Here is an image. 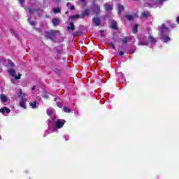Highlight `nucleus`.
<instances>
[{"mask_svg":"<svg viewBox=\"0 0 179 179\" xmlns=\"http://www.w3.org/2000/svg\"><path fill=\"white\" fill-rule=\"evenodd\" d=\"M119 55H120V57H122V55H124V52L120 51Z\"/></svg>","mask_w":179,"mask_h":179,"instance_id":"a19ab883","label":"nucleus"},{"mask_svg":"<svg viewBox=\"0 0 179 179\" xmlns=\"http://www.w3.org/2000/svg\"><path fill=\"white\" fill-rule=\"evenodd\" d=\"M66 15H68V11L66 12Z\"/></svg>","mask_w":179,"mask_h":179,"instance_id":"8fccbe9b","label":"nucleus"},{"mask_svg":"<svg viewBox=\"0 0 179 179\" xmlns=\"http://www.w3.org/2000/svg\"><path fill=\"white\" fill-rule=\"evenodd\" d=\"M57 36H59V31L58 30H51L50 31L45 32V37L46 38H50L52 41H54V38H55Z\"/></svg>","mask_w":179,"mask_h":179,"instance_id":"20e7f679","label":"nucleus"},{"mask_svg":"<svg viewBox=\"0 0 179 179\" xmlns=\"http://www.w3.org/2000/svg\"><path fill=\"white\" fill-rule=\"evenodd\" d=\"M58 54H61V50L57 51Z\"/></svg>","mask_w":179,"mask_h":179,"instance_id":"49530a36","label":"nucleus"},{"mask_svg":"<svg viewBox=\"0 0 179 179\" xmlns=\"http://www.w3.org/2000/svg\"><path fill=\"white\" fill-rule=\"evenodd\" d=\"M26 101H27V98H23L20 101V106L24 110H26Z\"/></svg>","mask_w":179,"mask_h":179,"instance_id":"423d86ee","label":"nucleus"},{"mask_svg":"<svg viewBox=\"0 0 179 179\" xmlns=\"http://www.w3.org/2000/svg\"><path fill=\"white\" fill-rule=\"evenodd\" d=\"M167 0H157V5L159 8H162L163 6V2H166Z\"/></svg>","mask_w":179,"mask_h":179,"instance_id":"2eb2a0df","label":"nucleus"},{"mask_svg":"<svg viewBox=\"0 0 179 179\" xmlns=\"http://www.w3.org/2000/svg\"><path fill=\"white\" fill-rule=\"evenodd\" d=\"M29 106H30V107H31V108H33V109L37 108V102H36V101L30 102V103H29Z\"/></svg>","mask_w":179,"mask_h":179,"instance_id":"a211bd4d","label":"nucleus"},{"mask_svg":"<svg viewBox=\"0 0 179 179\" xmlns=\"http://www.w3.org/2000/svg\"><path fill=\"white\" fill-rule=\"evenodd\" d=\"M125 17L127 19V20H134L135 19V15H126Z\"/></svg>","mask_w":179,"mask_h":179,"instance_id":"f3484780","label":"nucleus"},{"mask_svg":"<svg viewBox=\"0 0 179 179\" xmlns=\"http://www.w3.org/2000/svg\"><path fill=\"white\" fill-rule=\"evenodd\" d=\"M49 96H50V93H48L47 91H44L42 94V97L43 99H48Z\"/></svg>","mask_w":179,"mask_h":179,"instance_id":"6ab92c4d","label":"nucleus"},{"mask_svg":"<svg viewBox=\"0 0 179 179\" xmlns=\"http://www.w3.org/2000/svg\"><path fill=\"white\" fill-rule=\"evenodd\" d=\"M63 138H64V139L65 141H69V135H64V136H63Z\"/></svg>","mask_w":179,"mask_h":179,"instance_id":"72a5a7b5","label":"nucleus"},{"mask_svg":"<svg viewBox=\"0 0 179 179\" xmlns=\"http://www.w3.org/2000/svg\"><path fill=\"white\" fill-rule=\"evenodd\" d=\"M52 23L53 26H58V24H59V19L53 18Z\"/></svg>","mask_w":179,"mask_h":179,"instance_id":"4468645a","label":"nucleus"},{"mask_svg":"<svg viewBox=\"0 0 179 179\" xmlns=\"http://www.w3.org/2000/svg\"><path fill=\"white\" fill-rule=\"evenodd\" d=\"M63 110H64V113H71V108H68L67 106H64L63 108Z\"/></svg>","mask_w":179,"mask_h":179,"instance_id":"393cba45","label":"nucleus"},{"mask_svg":"<svg viewBox=\"0 0 179 179\" xmlns=\"http://www.w3.org/2000/svg\"><path fill=\"white\" fill-rule=\"evenodd\" d=\"M54 100H55V101H57V98H55Z\"/></svg>","mask_w":179,"mask_h":179,"instance_id":"09e8293b","label":"nucleus"},{"mask_svg":"<svg viewBox=\"0 0 179 179\" xmlns=\"http://www.w3.org/2000/svg\"><path fill=\"white\" fill-rule=\"evenodd\" d=\"M28 10H29V13H31V14L36 13V10H33L31 8H29Z\"/></svg>","mask_w":179,"mask_h":179,"instance_id":"7c9ffc66","label":"nucleus"},{"mask_svg":"<svg viewBox=\"0 0 179 179\" xmlns=\"http://www.w3.org/2000/svg\"><path fill=\"white\" fill-rule=\"evenodd\" d=\"M119 10H118V13H121V12H122V10H124V6L119 5L118 6Z\"/></svg>","mask_w":179,"mask_h":179,"instance_id":"c85d7f7f","label":"nucleus"},{"mask_svg":"<svg viewBox=\"0 0 179 179\" xmlns=\"http://www.w3.org/2000/svg\"><path fill=\"white\" fill-rule=\"evenodd\" d=\"M1 62H3V61H5V60H4L3 59H1Z\"/></svg>","mask_w":179,"mask_h":179,"instance_id":"de8ad7c7","label":"nucleus"},{"mask_svg":"<svg viewBox=\"0 0 179 179\" xmlns=\"http://www.w3.org/2000/svg\"><path fill=\"white\" fill-rule=\"evenodd\" d=\"M8 65L11 68H13V66H15V64H13V63L12 62H10V60L8 61Z\"/></svg>","mask_w":179,"mask_h":179,"instance_id":"473e14b6","label":"nucleus"},{"mask_svg":"<svg viewBox=\"0 0 179 179\" xmlns=\"http://www.w3.org/2000/svg\"><path fill=\"white\" fill-rule=\"evenodd\" d=\"M131 38H124L122 40V44H127V43H128V41H130Z\"/></svg>","mask_w":179,"mask_h":179,"instance_id":"4be33fe9","label":"nucleus"},{"mask_svg":"<svg viewBox=\"0 0 179 179\" xmlns=\"http://www.w3.org/2000/svg\"><path fill=\"white\" fill-rule=\"evenodd\" d=\"M0 99L2 103H6V101H8V97H6V96L3 94L0 95Z\"/></svg>","mask_w":179,"mask_h":179,"instance_id":"ddd939ff","label":"nucleus"},{"mask_svg":"<svg viewBox=\"0 0 179 179\" xmlns=\"http://www.w3.org/2000/svg\"><path fill=\"white\" fill-rule=\"evenodd\" d=\"M90 13V11L89 10V9L87 8L83 12L81 15H80V17H81V19H84L85 16H89Z\"/></svg>","mask_w":179,"mask_h":179,"instance_id":"1a4fd4ad","label":"nucleus"},{"mask_svg":"<svg viewBox=\"0 0 179 179\" xmlns=\"http://www.w3.org/2000/svg\"><path fill=\"white\" fill-rule=\"evenodd\" d=\"M109 45H110V48H112V50H115V46L114 45V44L110 43Z\"/></svg>","mask_w":179,"mask_h":179,"instance_id":"c9c22d12","label":"nucleus"},{"mask_svg":"<svg viewBox=\"0 0 179 179\" xmlns=\"http://www.w3.org/2000/svg\"><path fill=\"white\" fill-rule=\"evenodd\" d=\"M36 101H40V102L41 103V101H42L41 97L37 96V97H36Z\"/></svg>","mask_w":179,"mask_h":179,"instance_id":"4c0bfd02","label":"nucleus"},{"mask_svg":"<svg viewBox=\"0 0 179 179\" xmlns=\"http://www.w3.org/2000/svg\"><path fill=\"white\" fill-rule=\"evenodd\" d=\"M0 139H1V136H0Z\"/></svg>","mask_w":179,"mask_h":179,"instance_id":"603ef678","label":"nucleus"},{"mask_svg":"<svg viewBox=\"0 0 179 179\" xmlns=\"http://www.w3.org/2000/svg\"><path fill=\"white\" fill-rule=\"evenodd\" d=\"M138 41L139 43H138V45H148L149 47H153V45H156L157 39L149 34L148 38L143 36H140L138 37Z\"/></svg>","mask_w":179,"mask_h":179,"instance_id":"f03ea898","label":"nucleus"},{"mask_svg":"<svg viewBox=\"0 0 179 179\" xmlns=\"http://www.w3.org/2000/svg\"><path fill=\"white\" fill-rule=\"evenodd\" d=\"M92 22L94 26H100V23H101V20L99 17H94Z\"/></svg>","mask_w":179,"mask_h":179,"instance_id":"6e6552de","label":"nucleus"},{"mask_svg":"<svg viewBox=\"0 0 179 179\" xmlns=\"http://www.w3.org/2000/svg\"><path fill=\"white\" fill-rule=\"evenodd\" d=\"M80 17V15H71L70 17V19H72V20H74V19H79Z\"/></svg>","mask_w":179,"mask_h":179,"instance_id":"a878e982","label":"nucleus"},{"mask_svg":"<svg viewBox=\"0 0 179 179\" xmlns=\"http://www.w3.org/2000/svg\"><path fill=\"white\" fill-rule=\"evenodd\" d=\"M68 8H70L71 10H75V6H71V3H67Z\"/></svg>","mask_w":179,"mask_h":179,"instance_id":"cd10ccee","label":"nucleus"},{"mask_svg":"<svg viewBox=\"0 0 179 179\" xmlns=\"http://www.w3.org/2000/svg\"><path fill=\"white\" fill-rule=\"evenodd\" d=\"M19 2L21 5H23V3H24V0H19Z\"/></svg>","mask_w":179,"mask_h":179,"instance_id":"ea45409f","label":"nucleus"},{"mask_svg":"<svg viewBox=\"0 0 179 179\" xmlns=\"http://www.w3.org/2000/svg\"><path fill=\"white\" fill-rule=\"evenodd\" d=\"M36 86H34L33 87H32V90H36Z\"/></svg>","mask_w":179,"mask_h":179,"instance_id":"37998d69","label":"nucleus"},{"mask_svg":"<svg viewBox=\"0 0 179 179\" xmlns=\"http://www.w3.org/2000/svg\"><path fill=\"white\" fill-rule=\"evenodd\" d=\"M18 97H20V99H27V95L25 93H23V92L22 91V90H20V92L18 94Z\"/></svg>","mask_w":179,"mask_h":179,"instance_id":"f8f14e48","label":"nucleus"},{"mask_svg":"<svg viewBox=\"0 0 179 179\" xmlns=\"http://www.w3.org/2000/svg\"><path fill=\"white\" fill-rule=\"evenodd\" d=\"M104 9L106 10V12H110V10H113V5L106 3L104 5Z\"/></svg>","mask_w":179,"mask_h":179,"instance_id":"0eeeda50","label":"nucleus"},{"mask_svg":"<svg viewBox=\"0 0 179 179\" xmlns=\"http://www.w3.org/2000/svg\"><path fill=\"white\" fill-rule=\"evenodd\" d=\"M134 1H138V0H134Z\"/></svg>","mask_w":179,"mask_h":179,"instance_id":"3c124183","label":"nucleus"},{"mask_svg":"<svg viewBox=\"0 0 179 179\" xmlns=\"http://www.w3.org/2000/svg\"><path fill=\"white\" fill-rule=\"evenodd\" d=\"M8 73L10 75V76H15V71L13 69H9Z\"/></svg>","mask_w":179,"mask_h":179,"instance_id":"b1692460","label":"nucleus"},{"mask_svg":"<svg viewBox=\"0 0 179 179\" xmlns=\"http://www.w3.org/2000/svg\"><path fill=\"white\" fill-rule=\"evenodd\" d=\"M100 33H101V37H104V34H103V33H104V31L101 30Z\"/></svg>","mask_w":179,"mask_h":179,"instance_id":"58836bf2","label":"nucleus"},{"mask_svg":"<svg viewBox=\"0 0 179 179\" xmlns=\"http://www.w3.org/2000/svg\"><path fill=\"white\" fill-rule=\"evenodd\" d=\"M130 52H131V54H134V52H135V50H130Z\"/></svg>","mask_w":179,"mask_h":179,"instance_id":"79ce46f5","label":"nucleus"},{"mask_svg":"<svg viewBox=\"0 0 179 179\" xmlns=\"http://www.w3.org/2000/svg\"><path fill=\"white\" fill-rule=\"evenodd\" d=\"M57 107H59L60 108H62V107H64V104H62V103L61 102H57Z\"/></svg>","mask_w":179,"mask_h":179,"instance_id":"2f4dec72","label":"nucleus"},{"mask_svg":"<svg viewBox=\"0 0 179 179\" xmlns=\"http://www.w3.org/2000/svg\"><path fill=\"white\" fill-rule=\"evenodd\" d=\"M10 33L13 34V36H16V31L13 29L10 30Z\"/></svg>","mask_w":179,"mask_h":179,"instance_id":"f704fd0d","label":"nucleus"},{"mask_svg":"<svg viewBox=\"0 0 179 179\" xmlns=\"http://www.w3.org/2000/svg\"><path fill=\"white\" fill-rule=\"evenodd\" d=\"M159 33L163 43H169V41H171V38L169 37L170 29L166 26V24H162L160 27H159Z\"/></svg>","mask_w":179,"mask_h":179,"instance_id":"7ed1b4c3","label":"nucleus"},{"mask_svg":"<svg viewBox=\"0 0 179 179\" xmlns=\"http://www.w3.org/2000/svg\"><path fill=\"white\" fill-rule=\"evenodd\" d=\"M133 33L134 34H136V33H138V24H136V25L134 26Z\"/></svg>","mask_w":179,"mask_h":179,"instance_id":"bb28decb","label":"nucleus"},{"mask_svg":"<svg viewBox=\"0 0 179 179\" xmlns=\"http://www.w3.org/2000/svg\"><path fill=\"white\" fill-rule=\"evenodd\" d=\"M53 13H55V15H57V13H61V9L58 8H53Z\"/></svg>","mask_w":179,"mask_h":179,"instance_id":"5701e85b","label":"nucleus"},{"mask_svg":"<svg viewBox=\"0 0 179 179\" xmlns=\"http://www.w3.org/2000/svg\"><path fill=\"white\" fill-rule=\"evenodd\" d=\"M67 29L68 30H75V24H73V22H70Z\"/></svg>","mask_w":179,"mask_h":179,"instance_id":"dca6fc26","label":"nucleus"},{"mask_svg":"<svg viewBox=\"0 0 179 179\" xmlns=\"http://www.w3.org/2000/svg\"><path fill=\"white\" fill-rule=\"evenodd\" d=\"M92 10L95 15H99V13L101 12L100 10V6L94 3L92 6Z\"/></svg>","mask_w":179,"mask_h":179,"instance_id":"39448f33","label":"nucleus"},{"mask_svg":"<svg viewBox=\"0 0 179 179\" xmlns=\"http://www.w3.org/2000/svg\"><path fill=\"white\" fill-rule=\"evenodd\" d=\"M80 2H85L86 1V0H80Z\"/></svg>","mask_w":179,"mask_h":179,"instance_id":"a18cd8bd","label":"nucleus"},{"mask_svg":"<svg viewBox=\"0 0 179 179\" xmlns=\"http://www.w3.org/2000/svg\"><path fill=\"white\" fill-rule=\"evenodd\" d=\"M149 15H150L149 12L145 11L142 13V17H145L146 19V18L149 17Z\"/></svg>","mask_w":179,"mask_h":179,"instance_id":"aec40b11","label":"nucleus"},{"mask_svg":"<svg viewBox=\"0 0 179 179\" xmlns=\"http://www.w3.org/2000/svg\"><path fill=\"white\" fill-rule=\"evenodd\" d=\"M111 29H113L114 30H117V22H115V21L112 22Z\"/></svg>","mask_w":179,"mask_h":179,"instance_id":"412c9836","label":"nucleus"},{"mask_svg":"<svg viewBox=\"0 0 179 179\" xmlns=\"http://www.w3.org/2000/svg\"><path fill=\"white\" fill-rule=\"evenodd\" d=\"M48 115H55V110L52 108H49L47 109Z\"/></svg>","mask_w":179,"mask_h":179,"instance_id":"9b49d317","label":"nucleus"},{"mask_svg":"<svg viewBox=\"0 0 179 179\" xmlns=\"http://www.w3.org/2000/svg\"><path fill=\"white\" fill-rule=\"evenodd\" d=\"M59 1H61V0H53V2H59Z\"/></svg>","mask_w":179,"mask_h":179,"instance_id":"c03bdc74","label":"nucleus"},{"mask_svg":"<svg viewBox=\"0 0 179 179\" xmlns=\"http://www.w3.org/2000/svg\"><path fill=\"white\" fill-rule=\"evenodd\" d=\"M65 122L66 121L62 119H58L57 120L55 117H50L48 121V129L45 131V135H48L52 132H56L58 129H61L65 125Z\"/></svg>","mask_w":179,"mask_h":179,"instance_id":"f257e3e1","label":"nucleus"},{"mask_svg":"<svg viewBox=\"0 0 179 179\" xmlns=\"http://www.w3.org/2000/svg\"><path fill=\"white\" fill-rule=\"evenodd\" d=\"M20 76H22V74H19L18 76H15V79H16V80H17L20 79Z\"/></svg>","mask_w":179,"mask_h":179,"instance_id":"e433bc0d","label":"nucleus"},{"mask_svg":"<svg viewBox=\"0 0 179 179\" xmlns=\"http://www.w3.org/2000/svg\"><path fill=\"white\" fill-rule=\"evenodd\" d=\"M28 21L29 22V24H31V26H34V24H36V22L30 21V17L28 18Z\"/></svg>","mask_w":179,"mask_h":179,"instance_id":"c756f323","label":"nucleus"},{"mask_svg":"<svg viewBox=\"0 0 179 179\" xmlns=\"http://www.w3.org/2000/svg\"><path fill=\"white\" fill-rule=\"evenodd\" d=\"M0 113H1V114L3 115H5V113H7V114H9V113H10V109L6 107H3L0 108Z\"/></svg>","mask_w":179,"mask_h":179,"instance_id":"9d476101","label":"nucleus"}]
</instances>
